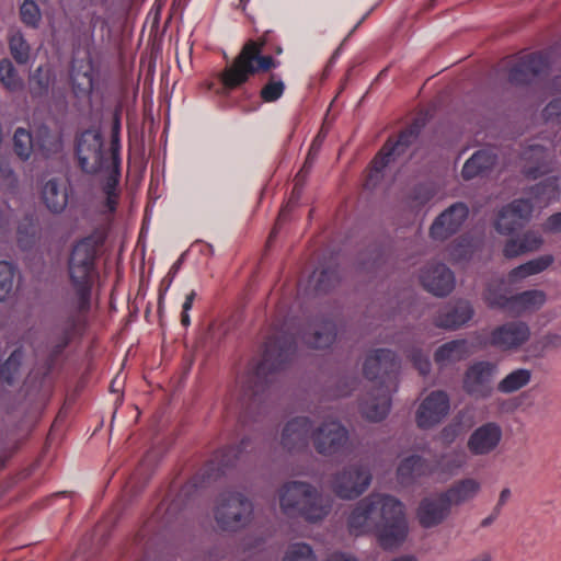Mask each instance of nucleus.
Returning a JSON list of instances; mask_svg holds the SVG:
<instances>
[{
	"label": "nucleus",
	"instance_id": "4468645a",
	"mask_svg": "<svg viewBox=\"0 0 561 561\" xmlns=\"http://www.w3.org/2000/svg\"><path fill=\"white\" fill-rule=\"evenodd\" d=\"M469 207L463 202H456L443 210L430 227L433 240L445 241L456 234L469 217Z\"/></svg>",
	"mask_w": 561,
	"mask_h": 561
},
{
	"label": "nucleus",
	"instance_id": "1a4fd4ad",
	"mask_svg": "<svg viewBox=\"0 0 561 561\" xmlns=\"http://www.w3.org/2000/svg\"><path fill=\"white\" fill-rule=\"evenodd\" d=\"M75 156L78 167L85 174L100 173L105 163L104 139L99 128H87L75 139Z\"/></svg>",
	"mask_w": 561,
	"mask_h": 561
},
{
	"label": "nucleus",
	"instance_id": "f3484780",
	"mask_svg": "<svg viewBox=\"0 0 561 561\" xmlns=\"http://www.w3.org/2000/svg\"><path fill=\"white\" fill-rule=\"evenodd\" d=\"M549 69L546 54L536 51L518 59L508 70V81L514 85H528Z\"/></svg>",
	"mask_w": 561,
	"mask_h": 561
},
{
	"label": "nucleus",
	"instance_id": "0eeeda50",
	"mask_svg": "<svg viewBox=\"0 0 561 561\" xmlns=\"http://www.w3.org/2000/svg\"><path fill=\"white\" fill-rule=\"evenodd\" d=\"M214 515L221 530L238 531L250 523L253 504L240 492L225 491L218 497Z\"/></svg>",
	"mask_w": 561,
	"mask_h": 561
},
{
	"label": "nucleus",
	"instance_id": "a19ab883",
	"mask_svg": "<svg viewBox=\"0 0 561 561\" xmlns=\"http://www.w3.org/2000/svg\"><path fill=\"white\" fill-rule=\"evenodd\" d=\"M50 77L49 75L43 73V68L38 67L35 69L30 78V94L33 100H42L47 98L50 89Z\"/></svg>",
	"mask_w": 561,
	"mask_h": 561
},
{
	"label": "nucleus",
	"instance_id": "774afa93",
	"mask_svg": "<svg viewBox=\"0 0 561 561\" xmlns=\"http://www.w3.org/2000/svg\"><path fill=\"white\" fill-rule=\"evenodd\" d=\"M325 561H358L355 557L341 551L332 552Z\"/></svg>",
	"mask_w": 561,
	"mask_h": 561
},
{
	"label": "nucleus",
	"instance_id": "69168bd1",
	"mask_svg": "<svg viewBox=\"0 0 561 561\" xmlns=\"http://www.w3.org/2000/svg\"><path fill=\"white\" fill-rule=\"evenodd\" d=\"M546 229L551 232L561 231V211L554 213L547 219Z\"/></svg>",
	"mask_w": 561,
	"mask_h": 561
},
{
	"label": "nucleus",
	"instance_id": "aec40b11",
	"mask_svg": "<svg viewBox=\"0 0 561 561\" xmlns=\"http://www.w3.org/2000/svg\"><path fill=\"white\" fill-rule=\"evenodd\" d=\"M312 434V421L308 416H296L283 428L280 444L289 453L308 447Z\"/></svg>",
	"mask_w": 561,
	"mask_h": 561
},
{
	"label": "nucleus",
	"instance_id": "7ed1b4c3",
	"mask_svg": "<svg viewBox=\"0 0 561 561\" xmlns=\"http://www.w3.org/2000/svg\"><path fill=\"white\" fill-rule=\"evenodd\" d=\"M400 368L401 363L397 353L389 348H378L367 355L363 373L371 385L359 403L364 419L380 422L388 416L392 405V393L398 389Z\"/></svg>",
	"mask_w": 561,
	"mask_h": 561
},
{
	"label": "nucleus",
	"instance_id": "09e8293b",
	"mask_svg": "<svg viewBox=\"0 0 561 561\" xmlns=\"http://www.w3.org/2000/svg\"><path fill=\"white\" fill-rule=\"evenodd\" d=\"M186 255H187V252H183L179 256V259L172 264V266L169 270L168 274L161 280L160 286H159V307L162 304V300L164 298L165 293L169 290V288L171 287L174 278L176 277L178 273L180 272Z\"/></svg>",
	"mask_w": 561,
	"mask_h": 561
},
{
	"label": "nucleus",
	"instance_id": "49530a36",
	"mask_svg": "<svg viewBox=\"0 0 561 561\" xmlns=\"http://www.w3.org/2000/svg\"><path fill=\"white\" fill-rule=\"evenodd\" d=\"M21 21L30 27L36 28L39 25L42 14L35 0H24L20 7Z\"/></svg>",
	"mask_w": 561,
	"mask_h": 561
},
{
	"label": "nucleus",
	"instance_id": "f03ea898",
	"mask_svg": "<svg viewBox=\"0 0 561 561\" xmlns=\"http://www.w3.org/2000/svg\"><path fill=\"white\" fill-rule=\"evenodd\" d=\"M347 526L354 536L376 535L385 550L401 546L409 530L403 504L392 495L379 493H370L356 503Z\"/></svg>",
	"mask_w": 561,
	"mask_h": 561
},
{
	"label": "nucleus",
	"instance_id": "5fc2aeb1",
	"mask_svg": "<svg viewBox=\"0 0 561 561\" xmlns=\"http://www.w3.org/2000/svg\"><path fill=\"white\" fill-rule=\"evenodd\" d=\"M525 253L537 251L543 243L542 237L533 230H528L520 237Z\"/></svg>",
	"mask_w": 561,
	"mask_h": 561
},
{
	"label": "nucleus",
	"instance_id": "c756f323",
	"mask_svg": "<svg viewBox=\"0 0 561 561\" xmlns=\"http://www.w3.org/2000/svg\"><path fill=\"white\" fill-rule=\"evenodd\" d=\"M547 301V295L541 289H527L513 295L512 313L520 314L539 310Z\"/></svg>",
	"mask_w": 561,
	"mask_h": 561
},
{
	"label": "nucleus",
	"instance_id": "a878e982",
	"mask_svg": "<svg viewBox=\"0 0 561 561\" xmlns=\"http://www.w3.org/2000/svg\"><path fill=\"white\" fill-rule=\"evenodd\" d=\"M533 204L529 199H514L500 210L499 217L495 221V229L499 233L504 236L514 234V228H507L506 224H504L505 218L513 216L514 218H517V220H522V224L526 225V222L530 219Z\"/></svg>",
	"mask_w": 561,
	"mask_h": 561
},
{
	"label": "nucleus",
	"instance_id": "423d86ee",
	"mask_svg": "<svg viewBox=\"0 0 561 561\" xmlns=\"http://www.w3.org/2000/svg\"><path fill=\"white\" fill-rule=\"evenodd\" d=\"M279 504L287 516L302 517L310 523L323 519L331 508L313 485L302 481L285 483L279 493Z\"/></svg>",
	"mask_w": 561,
	"mask_h": 561
},
{
	"label": "nucleus",
	"instance_id": "bb28decb",
	"mask_svg": "<svg viewBox=\"0 0 561 561\" xmlns=\"http://www.w3.org/2000/svg\"><path fill=\"white\" fill-rule=\"evenodd\" d=\"M497 163V154L489 149L476 151L463 164L461 176L466 181L483 176L491 172Z\"/></svg>",
	"mask_w": 561,
	"mask_h": 561
},
{
	"label": "nucleus",
	"instance_id": "13d9d810",
	"mask_svg": "<svg viewBox=\"0 0 561 561\" xmlns=\"http://www.w3.org/2000/svg\"><path fill=\"white\" fill-rule=\"evenodd\" d=\"M522 254H525V250L522 245L520 238L508 239L503 247V255L506 259H514Z\"/></svg>",
	"mask_w": 561,
	"mask_h": 561
},
{
	"label": "nucleus",
	"instance_id": "0e129e2a",
	"mask_svg": "<svg viewBox=\"0 0 561 561\" xmlns=\"http://www.w3.org/2000/svg\"><path fill=\"white\" fill-rule=\"evenodd\" d=\"M119 179H121V175H116L114 173H111L103 186H102V190L104 192L105 195H117V186H118V183H119Z\"/></svg>",
	"mask_w": 561,
	"mask_h": 561
},
{
	"label": "nucleus",
	"instance_id": "79ce46f5",
	"mask_svg": "<svg viewBox=\"0 0 561 561\" xmlns=\"http://www.w3.org/2000/svg\"><path fill=\"white\" fill-rule=\"evenodd\" d=\"M9 49L18 65H26L28 62L31 47L22 33L18 32L9 37Z\"/></svg>",
	"mask_w": 561,
	"mask_h": 561
},
{
	"label": "nucleus",
	"instance_id": "ea45409f",
	"mask_svg": "<svg viewBox=\"0 0 561 561\" xmlns=\"http://www.w3.org/2000/svg\"><path fill=\"white\" fill-rule=\"evenodd\" d=\"M285 89L286 85L282 77L277 73H271L260 91V96L264 102L273 103L283 96Z\"/></svg>",
	"mask_w": 561,
	"mask_h": 561
},
{
	"label": "nucleus",
	"instance_id": "6e6d98bb",
	"mask_svg": "<svg viewBox=\"0 0 561 561\" xmlns=\"http://www.w3.org/2000/svg\"><path fill=\"white\" fill-rule=\"evenodd\" d=\"M121 128H122L121 112H119V110H116L113 114V122H112V127H111L110 150L122 149Z\"/></svg>",
	"mask_w": 561,
	"mask_h": 561
},
{
	"label": "nucleus",
	"instance_id": "4be33fe9",
	"mask_svg": "<svg viewBox=\"0 0 561 561\" xmlns=\"http://www.w3.org/2000/svg\"><path fill=\"white\" fill-rule=\"evenodd\" d=\"M78 320L77 317L71 314L69 316L64 324L60 327L59 331L54 335V342L48 350V354L44 360L45 374H50L62 355L65 350L70 345L75 332L77 330Z\"/></svg>",
	"mask_w": 561,
	"mask_h": 561
},
{
	"label": "nucleus",
	"instance_id": "393cba45",
	"mask_svg": "<svg viewBox=\"0 0 561 561\" xmlns=\"http://www.w3.org/2000/svg\"><path fill=\"white\" fill-rule=\"evenodd\" d=\"M435 467L420 455L403 458L397 468V479L402 485H412L417 479L433 474Z\"/></svg>",
	"mask_w": 561,
	"mask_h": 561
},
{
	"label": "nucleus",
	"instance_id": "58836bf2",
	"mask_svg": "<svg viewBox=\"0 0 561 561\" xmlns=\"http://www.w3.org/2000/svg\"><path fill=\"white\" fill-rule=\"evenodd\" d=\"M37 227L34 218L31 215H26L19 222L16 229V241L21 250H31L36 242Z\"/></svg>",
	"mask_w": 561,
	"mask_h": 561
},
{
	"label": "nucleus",
	"instance_id": "5701e85b",
	"mask_svg": "<svg viewBox=\"0 0 561 561\" xmlns=\"http://www.w3.org/2000/svg\"><path fill=\"white\" fill-rule=\"evenodd\" d=\"M473 314L474 310L470 302L459 300L442 308L434 319V324L440 329L456 330L468 323Z\"/></svg>",
	"mask_w": 561,
	"mask_h": 561
},
{
	"label": "nucleus",
	"instance_id": "7c9ffc66",
	"mask_svg": "<svg viewBox=\"0 0 561 561\" xmlns=\"http://www.w3.org/2000/svg\"><path fill=\"white\" fill-rule=\"evenodd\" d=\"M553 262L554 257L552 254L540 255L512 268L508 273V278L511 282L522 280L546 271Z\"/></svg>",
	"mask_w": 561,
	"mask_h": 561
},
{
	"label": "nucleus",
	"instance_id": "4c0bfd02",
	"mask_svg": "<svg viewBox=\"0 0 561 561\" xmlns=\"http://www.w3.org/2000/svg\"><path fill=\"white\" fill-rule=\"evenodd\" d=\"M482 298L490 309L513 311V295L507 296L500 286L488 285Z\"/></svg>",
	"mask_w": 561,
	"mask_h": 561
},
{
	"label": "nucleus",
	"instance_id": "f704fd0d",
	"mask_svg": "<svg viewBox=\"0 0 561 561\" xmlns=\"http://www.w3.org/2000/svg\"><path fill=\"white\" fill-rule=\"evenodd\" d=\"M23 359L24 351L22 346L13 350L8 358L0 363V382L8 386H14L19 377Z\"/></svg>",
	"mask_w": 561,
	"mask_h": 561
},
{
	"label": "nucleus",
	"instance_id": "c85d7f7f",
	"mask_svg": "<svg viewBox=\"0 0 561 561\" xmlns=\"http://www.w3.org/2000/svg\"><path fill=\"white\" fill-rule=\"evenodd\" d=\"M35 148L43 157L49 158L62 149L61 135L51 130L47 125L42 124L35 129Z\"/></svg>",
	"mask_w": 561,
	"mask_h": 561
},
{
	"label": "nucleus",
	"instance_id": "20e7f679",
	"mask_svg": "<svg viewBox=\"0 0 561 561\" xmlns=\"http://www.w3.org/2000/svg\"><path fill=\"white\" fill-rule=\"evenodd\" d=\"M106 241V233L94 229L90 234L73 242L68 261L67 273L73 291L76 311L88 313L91 310L92 289L99 277L98 260Z\"/></svg>",
	"mask_w": 561,
	"mask_h": 561
},
{
	"label": "nucleus",
	"instance_id": "bf43d9fd",
	"mask_svg": "<svg viewBox=\"0 0 561 561\" xmlns=\"http://www.w3.org/2000/svg\"><path fill=\"white\" fill-rule=\"evenodd\" d=\"M554 188L551 180H545L529 187L528 194L531 198L542 199L550 191Z\"/></svg>",
	"mask_w": 561,
	"mask_h": 561
},
{
	"label": "nucleus",
	"instance_id": "f257e3e1",
	"mask_svg": "<svg viewBox=\"0 0 561 561\" xmlns=\"http://www.w3.org/2000/svg\"><path fill=\"white\" fill-rule=\"evenodd\" d=\"M297 351L295 335L282 332L268 337L261 360L242 380L239 423H259L268 412V400L274 375L291 362Z\"/></svg>",
	"mask_w": 561,
	"mask_h": 561
},
{
	"label": "nucleus",
	"instance_id": "e433bc0d",
	"mask_svg": "<svg viewBox=\"0 0 561 561\" xmlns=\"http://www.w3.org/2000/svg\"><path fill=\"white\" fill-rule=\"evenodd\" d=\"M531 380V371L527 368H518L506 375L499 383L501 393H513L527 386Z\"/></svg>",
	"mask_w": 561,
	"mask_h": 561
},
{
	"label": "nucleus",
	"instance_id": "680f3d73",
	"mask_svg": "<svg viewBox=\"0 0 561 561\" xmlns=\"http://www.w3.org/2000/svg\"><path fill=\"white\" fill-rule=\"evenodd\" d=\"M460 431H461V424L459 422L449 423L442 430L440 437L444 443L451 444L459 436Z\"/></svg>",
	"mask_w": 561,
	"mask_h": 561
},
{
	"label": "nucleus",
	"instance_id": "6e6552de",
	"mask_svg": "<svg viewBox=\"0 0 561 561\" xmlns=\"http://www.w3.org/2000/svg\"><path fill=\"white\" fill-rule=\"evenodd\" d=\"M253 449V440L244 436L238 445H229L214 453L211 458L205 463L199 472L193 478L192 486L202 488L210 481H216L226 472L233 468L241 459L247 448Z\"/></svg>",
	"mask_w": 561,
	"mask_h": 561
},
{
	"label": "nucleus",
	"instance_id": "b1692460",
	"mask_svg": "<svg viewBox=\"0 0 561 561\" xmlns=\"http://www.w3.org/2000/svg\"><path fill=\"white\" fill-rule=\"evenodd\" d=\"M450 508L442 493L436 497H425L417 508L419 523L423 528L435 527L448 517Z\"/></svg>",
	"mask_w": 561,
	"mask_h": 561
},
{
	"label": "nucleus",
	"instance_id": "72a5a7b5",
	"mask_svg": "<svg viewBox=\"0 0 561 561\" xmlns=\"http://www.w3.org/2000/svg\"><path fill=\"white\" fill-rule=\"evenodd\" d=\"M42 199L54 214H60L68 204V195L65 190H60L56 179H50L45 183L42 190Z\"/></svg>",
	"mask_w": 561,
	"mask_h": 561
},
{
	"label": "nucleus",
	"instance_id": "de8ad7c7",
	"mask_svg": "<svg viewBox=\"0 0 561 561\" xmlns=\"http://www.w3.org/2000/svg\"><path fill=\"white\" fill-rule=\"evenodd\" d=\"M283 561H317V558L308 543L296 542L288 548Z\"/></svg>",
	"mask_w": 561,
	"mask_h": 561
},
{
	"label": "nucleus",
	"instance_id": "c03bdc74",
	"mask_svg": "<svg viewBox=\"0 0 561 561\" xmlns=\"http://www.w3.org/2000/svg\"><path fill=\"white\" fill-rule=\"evenodd\" d=\"M16 266L8 261H0V302L5 301L13 290Z\"/></svg>",
	"mask_w": 561,
	"mask_h": 561
},
{
	"label": "nucleus",
	"instance_id": "052dcab7",
	"mask_svg": "<svg viewBox=\"0 0 561 561\" xmlns=\"http://www.w3.org/2000/svg\"><path fill=\"white\" fill-rule=\"evenodd\" d=\"M412 363L422 376H426L431 371V360L421 351L412 353Z\"/></svg>",
	"mask_w": 561,
	"mask_h": 561
},
{
	"label": "nucleus",
	"instance_id": "39448f33",
	"mask_svg": "<svg viewBox=\"0 0 561 561\" xmlns=\"http://www.w3.org/2000/svg\"><path fill=\"white\" fill-rule=\"evenodd\" d=\"M267 35L268 33L259 39H248L233 60L220 72L219 80L226 92L239 89L256 73L280 66L279 60L263 54Z\"/></svg>",
	"mask_w": 561,
	"mask_h": 561
},
{
	"label": "nucleus",
	"instance_id": "37998d69",
	"mask_svg": "<svg viewBox=\"0 0 561 561\" xmlns=\"http://www.w3.org/2000/svg\"><path fill=\"white\" fill-rule=\"evenodd\" d=\"M339 267L333 265L325 266L319 273L314 290L318 294H328L339 284Z\"/></svg>",
	"mask_w": 561,
	"mask_h": 561
},
{
	"label": "nucleus",
	"instance_id": "ddd939ff",
	"mask_svg": "<svg viewBox=\"0 0 561 561\" xmlns=\"http://www.w3.org/2000/svg\"><path fill=\"white\" fill-rule=\"evenodd\" d=\"M423 124L415 119L408 128L403 129L396 141L387 140L379 156L374 160L373 172L381 173L385 168L398 157L405 153L409 147L419 138Z\"/></svg>",
	"mask_w": 561,
	"mask_h": 561
},
{
	"label": "nucleus",
	"instance_id": "9d476101",
	"mask_svg": "<svg viewBox=\"0 0 561 561\" xmlns=\"http://www.w3.org/2000/svg\"><path fill=\"white\" fill-rule=\"evenodd\" d=\"M373 480L370 469L362 463L344 467L332 478V490L343 500H355L369 488Z\"/></svg>",
	"mask_w": 561,
	"mask_h": 561
},
{
	"label": "nucleus",
	"instance_id": "e2e57ef3",
	"mask_svg": "<svg viewBox=\"0 0 561 561\" xmlns=\"http://www.w3.org/2000/svg\"><path fill=\"white\" fill-rule=\"evenodd\" d=\"M194 251H197L202 255H205L208 257L214 255L213 245L210 243L204 242L202 240H196L195 242H193L186 252L188 254L190 252H194Z\"/></svg>",
	"mask_w": 561,
	"mask_h": 561
},
{
	"label": "nucleus",
	"instance_id": "864d4df0",
	"mask_svg": "<svg viewBox=\"0 0 561 561\" xmlns=\"http://www.w3.org/2000/svg\"><path fill=\"white\" fill-rule=\"evenodd\" d=\"M435 196V190L431 184L419 183L412 190L411 198L421 205L427 204Z\"/></svg>",
	"mask_w": 561,
	"mask_h": 561
},
{
	"label": "nucleus",
	"instance_id": "8fccbe9b",
	"mask_svg": "<svg viewBox=\"0 0 561 561\" xmlns=\"http://www.w3.org/2000/svg\"><path fill=\"white\" fill-rule=\"evenodd\" d=\"M472 250L467 241H455L448 247V256L453 262L461 263L471 259Z\"/></svg>",
	"mask_w": 561,
	"mask_h": 561
},
{
	"label": "nucleus",
	"instance_id": "473e14b6",
	"mask_svg": "<svg viewBox=\"0 0 561 561\" xmlns=\"http://www.w3.org/2000/svg\"><path fill=\"white\" fill-rule=\"evenodd\" d=\"M468 353L466 340H453L440 345L434 353V360L439 366L463 359Z\"/></svg>",
	"mask_w": 561,
	"mask_h": 561
},
{
	"label": "nucleus",
	"instance_id": "603ef678",
	"mask_svg": "<svg viewBox=\"0 0 561 561\" xmlns=\"http://www.w3.org/2000/svg\"><path fill=\"white\" fill-rule=\"evenodd\" d=\"M314 160H316V157L313 156L312 151L310 150L306 157V160H305L301 169L298 171V173L295 176V185H294L293 194H300V192L302 190V185L313 168Z\"/></svg>",
	"mask_w": 561,
	"mask_h": 561
},
{
	"label": "nucleus",
	"instance_id": "a18cd8bd",
	"mask_svg": "<svg viewBox=\"0 0 561 561\" xmlns=\"http://www.w3.org/2000/svg\"><path fill=\"white\" fill-rule=\"evenodd\" d=\"M0 82L9 91H15L22 85L18 70L9 58L0 60Z\"/></svg>",
	"mask_w": 561,
	"mask_h": 561
},
{
	"label": "nucleus",
	"instance_id": "dca6fc26",
	"mask_svg": "<svg viewBox=\"0 0 561 561\" xmlns=\"http://www.w3.org/2000/svg\"><path fill=\"white\" fill-rule=\"evenodd\" d=\"M530 337L529 325L520 320L508 321L494 328L489 336V344L501 351H514Z\"/></svg>",
	"mask_w": 561,
	"mask_h": 561
},
{
	"label": "nucleus",
	"instance_id": "2f4dec72",
	"mask_svg": "<svg viewBox=\"0 0 561 561\" xmlns=\"http://www.w3.org/2000/svg\"><path fill=\"white\" fill-rule=\"evenodd\" d=\"M336 339L335 323L329 319L321 322L313 334L304 333L302 341L311 348L322 350L331 346Z\"/></svg>",
	"mask_w": 561,
	"mask_h": 561
},
{
	"label": "nucleus",
	"instance_id": "412c9836",
	"mask_svg": "<svg viewBox=\"0 0 561 561\" xmlns=\"http://www.w3.org/2000/svg\"><path fill=\"white\" fill-rule=\"evenodd\" d=\"M523 174L529 180H537L552 170L553 159L549 149L542 145H530L524 151Z\"/></svg>",
	"mask_w": 561,
	"mask_h": 561
},
{
	"label": "nucleus",
	"instance_id": "4d7b16f0",
	"mask_svg": "<svg viewBox=\"0 0 561 561\" xmlns=\"http://www.w3.org/2000/svg\"><path fill=\"white\" fill-rule=\"evenodd\" d=\"M543 117L548 122L561 123V98L553 99L546 105Z\"/></svg>",
	"mask_w": 561,
	"mask_h": 561
},
{
	"label": "nucleus",
	"instance_id": "a211bd4d",
	"mask_svg": "<svg viewBox=\"0 0 561 561\" xmlns=\"http://www.w3.org/2000/svg\"><path fill=\"white\" fill-rule=\"evenodd\" d=\"M422 286L437 297L449 295L455 288L454 272L444 263H431L424 266L420 273Z\"/></svg>",
	"mask_w": 561,
	"mask_h": 561
},
{
	"label": "nucleus",
	"instance_id": "cd10ccee",
	"mask_svg": "<svg viewBox=\"0 0 561 561\" xmlns=\"http://www.w3.org/2000/svg\"><path fill=\"white\" fill-rule=\"evenodd\" d=\"M480 483L472 478H466L455 482L445 492H442L448 504L460 505L473 499L480 491Z\"/></svg>",
	"mask_w": 561,
	"mask_h": 561
},
{
	"label": "nucleus",
	"instance_id": "338daca9",
	"mask_svg": "<svg viewBox=\"0 0 561 561\" xmlns=\"http://www.w3.org/2000/svg\"><path fill=\"white\" fill-rule=\"evenodd\" d=\"M542 344L547 348H558L561 346V334L547 333L542 339Z\"/></svg>",
	"mask_w": 561,
	"mask_h": 561
},
{
	"label": "nucleus",
	"instance_id": "f8f14e48",
	"mask_svg": "<svg viewBox=\"0 0 561 561\" xmlns=\"http://www.w3.org/2000/svg\"><path fill=\"white\" fill-rule=\"evenodd\" d=\"M348 431L340 421H325L312 431L314 449L322 456L340 455L348 443Z\"/></svg>",
	"mask_w": 561,
	"mask_h": 561
},
{
	"label": "nucleus",
	"instance_id": "c9c22d12",
	"mask_svg": "<svg viewBox=\"0 0 561 561\" xmlns=\"http://www.w3.org/2000/svg\"><path fill=\"white\" fill-rule=\"evenodd\" d=\"M13 152L20 161L26 162L31 159L35 149L34 134L24 127H18L13 134Z\"/></svg>",
	"mask_w": 561,
	"mask_h": 561
},
{
	"label": "nucleus",
	"instance_id": "3c124183",
	"mask_svg": "<svg viewBox=\"0 0 561 561\" xmlns=\"http://www.w3.org/2000/svg\"><path fill=\"white\" fill-rule=\"evenodd\" d=\"M19 179L11 167L10 162L5 160L0 161V185L8 191H14L18 187Z\"/></svg>",
	"mask_w": 561,
	"mask_h": 561
},
{
	"label": "nucleus",
	"instance_id": "6ab92c4d",
	"mask_svg": "<svg viewBox=\"0 0 561 561\" xmlns=\"http://www.w3.org/2000/svg\"><path fill=\"white\" fill-rule=\"evenodd\" d=\"M503 431L496 422H486L470 434L467 448L473 456H485L493 453L500 445Z\"/></svg>",
	"mask_w": 561,
	"mask_h": 561
},
{
	"label": "nucleus",
	"instance_id": "2eb2a0df",
	"mask_svg": "<svg viewBox=\"0 0 561 561\" xmlns=\"http://www.w3.org/2000/svg\"><path fill=\"white\" fill-rule=\"evenodd\" d=\"M450 400L443 390H434L419 405L415 421L420 428L430 430L439 424L449 413Z\"/></svg>",
	"mask_w": 561,
	"mask_h": 561
},
{
	"label": "nucleus",
	"instance_id": "9b49d317",
	"mask_svg": "<svg viewBox=\"0 0 561 561\" xmlns=\"http://www.w3.org/2000/svg\"><path fill=\"white\" fill-rule=\"evenodd\" d=\"M497 365L489 360H478L468 366L462 378L463 391L474 400H486L494 391L493 380Z\"/></svg>",
	"mask_w": 561,
	"mask_h": 561
}]
</instances>
